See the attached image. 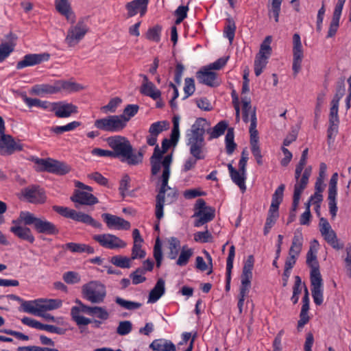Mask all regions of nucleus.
<instances>
[{
  "mask_svg": "<svg viewBox=\"0 0 351 351\" xmlns=\"http://www.w3.org/2000/svg\"><path fill=\"white\" fill-rule=\"evenodd\" d=\"M282 2V0H272L271 8L269 10V17H274L276 23L279 21Z\"/></svg>",
  "mask_w": 351,
  "mask_h": 351,
  "instance_id": "864d4df0",
  "label": "nucleus"
},
{
  "mask_svg": "<svg viewBox=\"0 0 351 351\" xmlns=\"http://www.w3.org/2000/svg\"><path fill=\"white\" fill-rule=\"evenodd\" d=\"M303 58L304 51L301 43L300 36L296 33L293 36L292 69L293 71L294 75H297V74L300 71Z\"/></svg>",
  "mask_w": 351,
  "mask_h": 351,
  "instance_id": "2eb2a0df",
  "label": "nucleus"
},
{
  "mask_svg": "<svg viewBox=\"0 0 351 351\" xmlns=\"http://www.w3.org/2000/svg\"><path fill=\"white\" fill-rule=\"evenodd\" d=\"M93 239L101 247L109 250L124 248L127 245L124 241L112 234H95Z\"/></svg>",
  "mask_w": 351,
  "mask_h": 351,
  "instance_id": "4468645a",
  "label": "nucleus"
},
{
  "mask_svg": "<svg viewBox=\"0 0 351 351\" xmlns=\"http://www.w3.org/2000/svg\"><path fill=\"white\" fill-rule=\"evenodd\" d=\"M161 32L162 27L159 25H156L148 29L145 37L149 40L159 43L160 40Z\"/></svg>",
  "mask_w": 351,
  "mask_h": 351,
  "instance_id": "c03bdc74",
  "label": "nucleus"
},
{
  "mask_svg": "<svg viewBox=\"0 0 351 351\" xmlns=\"http://www.w3.org/2000/svg\"><path fill=\"white\" fill-rule=\"evenodd\" d=\"M53 209L54 211L64 217L84 223L95 228H100L101 227V223L95 220L88 214H85L82 212H77L75 210L60 206H54Z\"/></svg>",
  "mask_w": 351,
  "mask_h": 351,
  "instance_id": "6e6552de",
  "label": "nucleus"
},
{
  "mask_svg": "<svg viewBox=\"0 0 351 351\" xmlns=\"http://www.w3.org/2000/svg\"><path fill=\"white\" fill-rule=\"evenodd\" d=\"M302 173L297 174V169L295 170V184L294 185L293 193L301 195L303 191L306 188L308 183L306 176H301Z\"/></svg>",
  "mask_w": 351,
  "mask_h": 351,
  "instance_id": "473e14b6",
  "label": "nucleus"
},
{
  "mask_svg": "<svg viewBox=\"0 0 351 351\" xmlns=\"http://www.w3.org/2000/svg\"><path fill=\"white\" fill-rule=\"evenodd\" d=\"M88 32V27L84 19H80L75 25L69 27L65 38V43L69 47H74L77 45Z\"/></svg>",
  "mask_w": 351,
  "mask_h": 351,
  "instance_id": "f8f14e48",
  "label": "nucleus"
},
{
  "mask_svg": "<svg viewBox=\"0 0 351 351\" xmlns=\"http://www.w3.org/2000/svg\"><path fill=\"white\" fill-rule=\"evenodd\" d=\"M138 110L139 106L136 104H128L125 106L123 114L119 115L120 117L125 120V126L130 119L138 113Z\"/></svg>",
  "mask_w": 351,
  "mask_h": 351,
  "instance_id": "58836bf2",
  "label": "nucleus"
},
{
  "mask_svg": "<svg viewBox=\"0 0 351 351\" xmlns=\"http://www.w3.org/2000/svg\"><path fill=\"white\" fill-rule=\"evenodd\" d=\"M172 155L165 156L162 161V173L159 178L160 186L156 197L155 215L158 220H160L164 216V206L165 201L167 204L175 202L178 196V190L168 185L171 175V165Z\"/></svg>",
  "mask_w": 351,
  "mask_h": 351,
  "instance_id": "7ed1b4c3",
  "label": "nucleus"
},
{
  "mask_svg": "<svg viewBox=\"0 0 351 351\" xmlns=\"http://www.w3.org/2000/svg\"><path fill=\"white\" fill-rule=\"evenodd\" d=\"M50 111L58 118H67L77 112V108L71 103L64 101L51 103Z\"/></svg>",
  "mask_w": 351,
  "mask_h": 351,
  "instance_id": "6ab92c4d",
  "label": "nucleus"
},
{
  "mask_svg": "<svg viewBox=\"0 0 351 351\" xmlns=\"http://www.w3.org/2000/svg\"><path fill=\"white\" fill-rule=\"evenodd\" d=\"M257 119L256 114L253 112L252 116V123H250L249 132L250 134V145L251 147L258 146V132L256 130Z\"/></svg>",
  "mask_w": 351,
  "mask_h": 351,
  "instance_id": "f704fd0d",
  "label": "nucleus"
},
{
  "mask_svg": "<svg viewBox=\"0 0 351 351\" xmlns=\"http://www.w3.org/2000/svg\"><path fill=\"white\" fill-rule=\"evenodd\" d=\"M241 101L243 104V121L245 123L250 121V123H252V116L253 112L256 114V110L252 108L251 99L250 97H243L241 99Z\"/></svg>",
  "mask_w": 351,
  "mask_h": 351,
  "instance_id": "2f4dec72",
  "label": "nucleus"
},
{
  "mask_svg": "<svg viewBox=\"0 0 351 351\" xmlns=\"http://www.w3.org/2000/svg\"><path fill=\"white\" fill-rule=\"evenodd\" d=\"M168 123L167 121H156L151 124L149 128V133L153 136H158L165 130L167 129Z\"/></svg>",
  "mask_w": 351,
  "mask_h": 351,
  "instance_id": "5fc2aeb1",
  "label": "nucleus"
},
{
  "mask_svg": "<svg viewBox=\"0 0 351 351\" xmlns=\"http://www.w3.org/2000/svg\"><path fill=\"white\" fill-rule=\"evenodd\" d=\"M146 255L145 250H142L141 243H133L131 259L143 258Z\"/></svg>",
  "mask_w": 351,
  "mask_h": 351,
  "instance_id": "680f3d73",
  "label": "nucleus"
},
{
  "mask_svg": "<svg viewBox=\"0 0 351 351\" xmlns=\"http://www.w3.org/2000/svg\"><path fill=\"white\" fill-rule=\"evenodd\" d=\"M130 176L127 174L124 175L120 181L119 187V192L123 197H124L127 194V191L130 186Z\"/></svg>",
  "mask_w": 351,
  "mask_h": 351,
  "instance_id": "0e129e2a",
  "label": "nucleus"
},
{
  "mask_svg": "<svg viewBox=\"0 0 351 351\" xmlns=\"http://www.w3.org/2000/svg\"><path fill=\"white\" fill-rule=\"evenodd\" d=\"M23 150V145L8 134L0 135V155L10 156L16 152Z\"/></svg>",
  "mask_w": 351,
  "mask_h": 351,
  "instance_id": "dca6fc26",
  "label": "nucleus"
},
{
  "mask_svg": "<svg viewBox=\"0 0 351 351\" xmlns=\"http://www.w3.org/2000/svg\"><path fill=\"white\" fill-rule=\"evenodd\" d=\"M115 302L123 308L130 311L138 309L142 306V304L140 302L126 300L120 297L115 298Z\"/></svg>",
  "mask_w": 351,
  "mask_h": 351,
  "instance_id": "79ce46f5",
  "label": "nucleus"
},
{
  "mask_svg": "<svg viewBox=\"0 0 351 351\" xmlns=\"http://www.w3.org/2000/svg\"><path fill=\"white\" fill-rule=\"evenodd\" d=\"M140 93L145 96L149 97L154 100H157L161 97V92L158 89L154 83L142 84L140 88Z\"/></svg>",
  "mask_w": 351,
  "mask_h": 351,
  "instance_id": "7c9ffc66",
  "label": "nucleus"
},
{
  "mask_svg": "<svg viewBox=\"0 0 351 351\" xmlns=\"http://www.w3.org/2000/svg\"><path fill=\"white\" fill-rule=\"evenodd\" d=\"M234 129L230 128L228 129L226 137V149L228 155H232L237 147V144L234 143Z\"/></svg>",
  "mask_w": 351,
  "mask_h": 351,
  "instance_id": "c9c22d12",
  "label": "nucleus"
},
{
  "mask_svg": "<svg viewBox=\"0 0 351 351\" xmlns=\"http://www.w3.org/2000/svg\"><path fill=\"white\" fill-rule=\"evenodd\" d=\"M149 348L156 351H176L175 344L170 340L158 339L154 340Z\"/></svg>",
  "mask_w": 351,
  "mask_h": 351,
  "instance_id": "c756f323",
  "label": "nucleus"
},
{
  "mask_svg": "<svg viewBox=\"0 0 351 351\" xmlns=\"http://www.w3.org/2000/svg\"><path fill=\"white\" fill-rule=\"evenodd\" d=\"M28 226H33L36 232L47 235L58 234L59 230L52 222L45 218H38L29 211H21L17 219L12 221L10 232L16 237L33 243L35 237Z\"/></svg>",
  "mask_w": 351,
  "mask_h": 351,
  "instance_id": "f257e3e1",
  "label": "nucleus"
},
{
  "mask_svg": "<svg viewBox=\"0 0 351 351\" xmlns=\"http://www.w3.org/2000/svg\"><path fill=\"white\" fill-rule=\"evenodd\" d=\"M62 278L67 284H75L80 281V278L77 273L75 271H66L63 274Z\"/></svg>",
  "mask_w": 351,
  "mask_h": 351,
  "instance_id": "69168bd1",
  "label": "nucleus"
},
{
  "mask_svg": "<svg viewBox=\"0 0 351 351\" xmlns=\"http://www.w3.org/2000/svg\"><path fill=\"white\" fill-rule=\"evenodd\" d=\"M72 202L78 203L81 205L92 206L98 203V199L93 194L75 190L73 195L71 197Z\"/></svg>",
  "mask_w": 351,
  "mask_h": 351,
  "instance_id": "393cba45",
  "label": "nucleus"
},
{
  "mask_svg": "<svg viewBox=\"0 0 351 351\" xmlns=\"http://www.w3.org/2000/svg\"><path fill=\"white\" fill-rule=\"evenodd\" d=\"M61 247L72 253H87L88 254L95 253V250L93 247L84 243L70 242L62 245Z\"/></svg>",
  "mask_w": 351,
  "mask_h": 351,
  "instance_id": "a878e982",
  "label": "nucleus"
},
{
  "mask_svg": "<svg viewBox=\"0 0 351 351\" xmlns=\"http://www.w3.org/2000/svg\"><path fill=\"white\" fill-rule=\"evenodd\" d=\"M81 125V123L77 121H73L72 122L69 123L66 125H61V126H53L51 128V132H53L56 134H62L66 132L73 131L77 127Z\"/></svg>",
  "mask_w": 351,
  "mask_h": 351,
  "instance_id": "e433bc0d",
  "label": "nucleus"
},
{
  "mask_svg": "<svg viewBox=\"0 0 351 351\" xmlns=\"http://www.w3.org/2000/svg\"><path fill=\"white\" fill-rule=\"evenodd\" d=\"M37 307L40 314L47 311L59 308L62 304V301L58 299H37Z\"/></svg>",
  "mask_w": 351,
  "mask_h": 351,
  "instance_id": "cd10ccee",
  "label": "nucleus"
},
{
  "mask_svg": "<svg viewBox=\"0 0 351 351\" xmlns=\"http://www.w3.org/2000/svg\"><path fill=\"white\" fill-rule=\"evenodd\" d=\"M149 0H133L126 3L125 9L128 11V17L134 16L138 13L141 16H144L147 10Z\"/></svg>",
  "mask_w": 351,
  "mask_h": 351,
  "instance_id": "412c9836",
  "label": "nucleus"
},
{
  "mask_svg": "<svg viewBox=\"0 0 351 351\" xmlns=\"http://www.w3.org/2000/svg\"><path fill=\"white\" fill-rule=\"evenodd\" d=\"M172 122L173 128L170 135V141H171L173 145H176L178 143L180 138V117L178 116H174L173 117Z\"/></svg>",
  "mask_w": 351,
  "mask_h": 351,
  "instance_id": "de8ad7c7",
  "label": "nucleus"
},
{
  "mask_svg": "<svg viewBox=\"0 0 351 351\" xmlns=\"http://www.w3.org/2000/svg\"><path fill=\"white\" fill-rule=\"evenodd\" d=\"M164 153L165 152L160 150L158 145L155 146L153 155L150 158L152 166L151 171L153 176L157 175L161 167H162L163 160L161 161V159L162 158V154Z\"/></svg>",
  "mask_w": 351,
  "mask_h": 351,
  "instance_id": "bb28decb",
  "label": "nucleus"
},
{
  "mask_svg": "<svg viewBox=\"0 0 351 351\" xmlns=\"http://www.w3.org/2000/svg\"><path fill=\"white\" fill-rule=\"evenodd\" d=\"M304 238L301 230H296L292 239L290 248L301 252L303 245Z\"/></svg>",
  "mask_w": 351,
  "mask_h": 351,
  "instance_id": "603ef678",
  "label": "nucleus"
},
{
  "mask_svg": "<svg viewBox=\"0 0 351 351\" xmlns=\"http://www.w3.org/2000/svg\"><path fill=\"white\" fill-rule=\"evenodd\" d=\"M94 126L99 130L108 132H118L126 127L125 120L119 115H110L97 119L94 123Z\"/></svg>",
  "mask_w": 351,
  "mask_h": 351,
  "instance_id": "9b49d317",
  "label": "nucleus"
},
{
  "mask_svg": "<svg viewBox=\"0 0 351 351\" xmlns=\"http://www.w3.org/2000/svg\"><path fill=\"white\" fill-rule=\"evenodd\" d=\"M236 29L234 20L230 18L228 19L227 24L224 27L223 34L228 39L230 43H232L234 38Z\"/></svg>",
  "mask_w": 351,
  "mask_h": 351,
  "instance_id": "a18cd8bd",
  "label": "nucleus"
},
{
  "mask_svg": "<svg viewBox=\"0 0 351 351\" xmlns=\"http://www.w3.org/2000/svg\"><path fill=\"white\" fill-rule=\"evenodd\" d=\"M101 217L109 229L127 230L130 228V223L120 217L109 213H104Z\"/></svg>",
  "mask_w": 351,
  "mask_h": 351,
  "instance_id": "aec40b11",
  "label": "nucleus"
},
{
  "mask_svg": "<svg viewBox=\"0 0 351 351\" xmlns=\"http://www.w3.org/2000/svg\"><path fill=\"white\" fill-rule=\"evenodd\" d=\"M14 50V45L12 43L4 42L0 44V62H3Z\"/></svg>",
  "mask_w": 351,
  "mask_h": 351,
  "instance_id": "3c124183",
  "label": "nucleus"
},
{
  "mask_svg": "<svg viewBox=\"0 0 351 351\" xmlns=\"http://www.w3.org/2000/svg\"><path fill=\"white\" fill-rule=\"evenodd\" d=\"M189 8L188 5H180L175 11L176 24L181 23L186 17Z\"/></svg>",
  "mask_w": 351,
  "mask_h": 351,
  "instance_id": "bf43d9fd",
  "label": "nucleus"
},
{
  "mask_svg": "<svg viewBox=\"0 0 351 351\" xmlns=\"http://www.w3.org/2000/svg\"><path fill=\"white\" fill-rule=\"evenodd\" d=\"M57 90H58V88H56V82L54 83L53 85H50V84L36 85V86H34L33 89H32L33 92L36 95H40V94H43V93L55 94V93H57Z\"/></svg>",
  "mask_w": 351,
  "mask_h": 351,
  "instance_id": "37998d69",
  "label": "nucleus"
},
{
  "mask_svg": "<svg viewBox=\"0 0 351 351\" xmlns=\"http://www.w3.org/2000/svg\"><path fill=\"white\" fill-rule=\"evenodd\" d=\"M50 55L48 53H29L25 55L23 59L19 61L16 68L18 70L27 66H33L49 60Z\"/></svg>",
  "mask_w": 351,
  "mask_h": 351,
  "instance_id": "a211bd4d",
  "label": "nucleus"
},
{
  "mask_svg": "<svg viewBox=\"0 0 351 351\" xmlns=\"http://www.w3.org/2000/svg\"><path fill=\"white\" fill-rule=\"evenodd\" d=\"M36 163L40 166L43 170L49 173L64 175L70 171V167L66 163L49 158H37Z\"/></svg>",
  "mask_w": 351,
  "mask_h": 351,
  "instance_id": "ddd939ff",
  "label": "nucleus"
},
{
  "mask_svg": "<svg viewBox=\"0 0 351 351\" xmlns=\"http://www.w3.org/2000/svg\"><path fill=\"white\" fill-rule=\"evenodd\" d=\"M306 265L311 268L310 280L311 293L314 303L320 306L324 302L323 280L319 271V265L317 258V250L311 245L306 254Z\"/></svg>",
  "mask_w": 351,
  "mask_h": 351,
  "instance_id": "20e7f679",
  "label": "nucleus"
},
{
  "mask_svg": "<svg viewBox=\"0 0 351 351\" xmlns=\"http://www.w3.org/2000/svg\"><path fill=\"white\" fill-rule=\"evenodd\" d=\"M23 196L29 202L32 204L44 203L46 199L44 191L37 186L25 189Z\"/></svg>",
  "mask_w": 351,
  "mask_h": 351,
  "instance_id": "4be33fe9",
  "label": "nucleus"
},
{
  "mask_svg": "<svg viewBox=\"0 0 351 351\" xmlns=\"http://www.w3.org/2000/svg\"><path fill=\"white\" fill-rule=\"evenodd\" d=\"M82 293L85 300L93 304H100L106 296V289L98 281H90L82 286Z\"/></svg>",
  "mask_w": 351,
  "mask_h": 351,
  "instance_id": "0eeeda50",
  "label": "nucleus"
},
{
  "mask_svg": "<svg viewBox=\"0 0 351 351\" xmlns=\"http://www.w3.org/2000/svg\"><path fill=\"white\" fill-rule=\"evenodd\" d=\"M254 265V257L249 255L244 261L242 274L241 276V285L238 295L237 306L240 314L243 312V307L245 298L248 296L251 288V280L252 279V269Z\"/></svg>",
  "mask_w": 351,
  "mask_h": 351,
  "instance_id": "423d86ee",
  "label": "nucleus"
},
{
  "mask_svg": "<svg viewBox=\"0 0 351 351\" xmlns=\"http://www.w3.org/2000/svg\"><path fill=\"white\" fill-rule=\"evenodd\" d=\"M228 169L232 182L239 187L242 192H244L246 190V170L241 171L239 169L237 170L230 163L228 165Z\"/></svg>",
  "mask_w": 351,
  "mask_h": 351,
  "instance_id": "b1692460",
  "label": "nucleus"
},
{
  "mask_svg": "<svg viewBox=\"0 0 351 351\" xmlns=\"http://www.w3.org/2000/svg\"><path fill=\"white\" fill-rule=\"evenodd\" d=\"M23 101L25 104L29 107H38L44 110L49 109L51 107V103L47 101H42L37 98H31L27 96L23 97Z\"/></svg>",
  "mask_w": 351,
  "mask_h": 351,
  "instance_id": "72a5a7b5",
  "label": "nucleus"
},
{
  "mask_svg": "<svg viewBox=\"0 0 351 351\" xmlns=\"http://www.w3.org/2000/svg\"><path fill=\"white\" fill-rule=\"evenodd\" d=\"M196 77L199 83L210 87H216L219 85L217 81V75L209 68H204L197 72Z\"/></svg>",
  "mask_w": 351,
  "mask_h": 351,
  "instance_id": "5701e85b",
  "label": "nucleus"
},
{
  "mask_svg": "<svg viewBox=\"0 0 351 351\" xmlns=\"http://www.w3.org/2000/svg\"><path fill=\"white\" fill-rule=\"evenodd\" d=\"M192 255V249L188 248L187 246H183L180 256L176 261V264L179 266H185L188 263Z\"/></svg>",
  "mask_w": 351,
  "mask_h": 351,
  "instance_id": "8fccbe9b",
  "label": "nucleus"
},
{
  "mask_svg": "<svg viewBox=\"0 0 351 351\" xmlns=\"http://www.w3.org/2000/svg\"><path fill=\"white\" fill-rule=\"evenodd\" d=\"M206 120L204 118H197L192 125L190 130L186 133V144L189 147V153L192 157L184 162L182 171L187 172L193 169L197 160H204L205 154V127Z\"/></svg>",
  "mask_w": 351,
  "mask_h": 351,
  "instance_id": "f03ea898",
  "label": "nucleus"
},
{
  "mask_svg": "<svg viewBox=\"0 0 351 351\" xmlns=\"http://www.w3.org/2000/svg\"><path fill=\"white\" fill-rule=\"evenodd\" d=\"M285 186L281 184L275 191L272 195L271 202L276 204H280L283 200L284 191Z\"/></svg>",
  "mask_w": 351,
  "mask_h": 351,
  "instance_id": "e2e57ef3",
  "label": "nucleus"
},
{
  "mask_svg": "<svg viewBox=\"0 0 351 351\" xmlns=\"http://www.w3.org/2000/svg\"><path fill=\"white\" fill-rule=\"evenodd\" d=\"M37 300L24 301L21 304V308L24 312L38 316V315L41 314L39 313V308L37 307Z\"/></svg>",
  "mask_w": 351,
  "mask_h": 351,
  "instance_id": "09e8293b",
  "label": "nucleus"
},
{
  "mask_svg": "<svg viewBox=\"0 0 351 351\" xmlns=\"http://www.w3.org/2000/svg\"><path fill=\"white\" fill-rule=\"evenodd\" d=\"M108 146L112 149L114 158L129 157L132 145L129 140L122 136L116 135L106 138Z\"/></svg>",
  "mask_w": 351,
  "mask_h": 351,
  "instance_id": "1a4fd4ad",
  "label": "nucleus"
},
{
  "mask_svg": "<svg viewBox=\"0 0 351 351\" xmlns=\"http://www.w3.org/2000/svg\"><path fill=\"white\" fill-rule=\"evenodd\" d=\"M75 302L79 306H74L71 309V315L72 319L76 323L80 329V332L85 330V326L92 322L87 317L80 315V313H84L89 315H95L97 317L106 320L108 318L109 314L108 311L103 307L100 306H89L84 304L80 300H76Z\"/></svg>",
  "mask_w": 351,
  "mask_h": 351,
  "instance_id": "39448f33",
  "label": "nucleus"
},
{
  "mask_svg": "<svg viewBox=\"0 0 351 351\" xmlns=\"http://www.w3.org/2000/svg\"><path fill=\"white\" fill-rule=\"evenodd\" d=\"M57 93L64 90L68 91H77L80 89V84L65 80H58L56 82Z\"/></svg>",
  "mask_w": 351,
  "mask_h": 351,
  "instance_id": "ea45409f",
  "label": "nucleus"
},
{
  "mask_svg": "<svg viewBox=\"0 0 351 351\" xmlns=\"http://www.w3.org/2000/svg\"><path fill=\"white\" fill-rule=\"evenodd\" d=\"M195 213L193 217H197L194 222L195 227H200L208 222L211 221L215 217V210L211 206H207L203 199H198L194 206Z\"/></svg>",
  "mask_w": 351,
  "mask_h": 351,
  "instance_id": "9d476101",
  "label": "nucleus"
},
{
  "mask_svg": "<svg viewBox=\"0 0 351 351\" xmlns=\"http://www.w3.org/2000/svg\"><path fill=\"white\" fill-rule=\"evenodd\" d=\"M55 5L60 14H66L71 8L68 0H55Z\"/></svg>",
  "mask_w": 351,
  "mask_h": 351,
  "instance_id": "774afa93",
  "label": "nucleus"
},
{
  "mask_svg": "<svg viewBox=\"0 0 351 351\" xmlns=\"http://www.w3.org/2000/svg\"><path fill=\"white\" fill-rule=\"evenodd\" d=\"M267 60L265 57L256 55L254 60V73L256 76H259L262 73L263 69L267 64Z\"/></svg>",
  "mask_w": 351,
  "mask_h": 351,
  "instance_id": "6e6d98bb",
  "label": "nucleus"
},
{
  "mask_svg": "<svg viewBox=\"0 0 351 351\" xmlns=\"http://www.w3.org/2000/svg\"><path fill=\"white\" fill-rule=\"evenodd\" d=\"M121 103V99L119 97L111 99L108 104L101 108V110L105 113L115 112L117 107Z\"/></svg>",
  "mask_w": 351,
  "mask_h": 351,
  "instance_id": "13d9d810",
  "label": "nucleus"
},
{
  "mask_svg": "<svg viewBox=\"0 0 351 351\" xmlns=\"http://www.w3.org/2000/svg\"><path fill=\"white\" fill-rule=\"evenodd\" d=\"M132 330V324L130 321H122L117 328V333L119 335H128Z\"/></svg>",
  "mask_w": 351,
  "mask_h": 351,
  "instance_id": "052dcab7",
  "label": "nucleus"
},
{
  "mask_svg": "<svg viewBox=\"0 0 351 351\" xmlns=\"http://www.w3.org/2000/svg\"><path fill=\"white\" fill-rule=\"evenodd\" d=\"M144 274V273H142L141 270H138V269L131 273L130 278L132 279V284L136 285L145 282L146 280V278L143 276Z\"/></svg>",
  "mask_w": 351,
  "mask_h": 351,
  "instance_id": "338daca9",
  "label": "nucleus"
},
{
  "mask_svg": "<svg viewBox=\"0 0 351 351\" xmlns=\"http://www.w3.org/2000/svg\"><path fill=\"white\" fill-rule=\"evenodd\" d=\"M195 90V81L191 77H186L184 80V93L185 99L191 96Z\"/></svg>",
  "mask_w": 351,
  "mask_h": 351,
  "instance_id": "4d7b16f0",
  "label": "nucleus"
},
{
  "mask_svg": "<svg viewBox=\"0 0 351 351\" xmlns=\"http://www.w3.org/2000/svg\"><path fill=\"white\" fill-rule=\"evenodd\" d=\"M131 259L127 256L116 255L111 258L110 262L114 265L123 269H128L131 267Z\"/></svg>",
  "mask_w": 351,
  "mask_h": 351,
  "instance_id": "a19ab883",
  "label": "nucleus"
},
{
  "mask_svg": "<svg viewBox=\"0 0 351 351\" xmlns=\"http://www.w3.org/2000/svg\"><path fill=\"white\" fill-rule=\"evenodd\" d=\"M228 127V124L226 121H219L217 125H215L213 128L210 131H208V133L210 134V139L217 138L223 134L226 128Z\"/></svg>",
  "mask_w": 351,
  "mask_h": 351,
  "instance_id": "49530a36",
  "label": "nucleus"
},
{
  "mask_svg": "<svg viewBox=\"0 0 351 351\" xmlns=\"http://www.w3.org/2000/svg\"><path fill=\"white\" fill-rule=\"evenodd\" d=\"M337 182L338 173L335 172L332 175L330 178L328 190V208L332 218L336 217L338 210L337 206Z\"/></svg>",
  "mask_w": 351,
  "mask_h": 351,
  "instance_id": "f3484780",
  "label": "nucleus"
},
{
  "mask_svg": "<svg viewBox=\"0 0 351 351\" xmlns=\"http://www.w3.org/2000/svg\"><path fill=\"white\" fill-rule=\"evenodd\" d=\"M165 280L160 278L157 280L154 288L150 291L148 298V302L155 303L165 293Z\"/></svg>",
  "mask_w": 351,
  "mask_h": 351,
  "instance_id": "c85d7f7f",
  "label": "nucleus"
},
{
  "mask_svg": "<svg viewBox=\"0 0 351 351\" xmlns=\"http://www.w3.org/2000/svg\"><path fill=\"white\" fill-rule=\"evenodd\" d=\"M271 41L272 37L271 36H266L261 45L260 49L257 55L261 57H265L266 58L269 59L272 51L271 47L270 46Z\"/></svg>",
  "mask_w": 351,
  "mask_h": 351,
  "instance_id": "4c0bfd02",
  "label": "nucleus"
}]
</instances>
